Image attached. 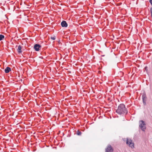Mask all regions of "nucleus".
<instances>
[{"mask_svg": "<svg viewBox=\"0 0 152 152\" xmlns=\"http://www.w3.org/2000/svg\"><path fill=\"white\" fill-rule=\"evenodd\" d=\"M116 112L119 114L122 115V114L127 113V111L125 107V105L121 104L119 105L118 109L116 110Z\"/></svg>", "mask_w": 152, "mask_h": 152, "instance_id": "f257e3e1", "label": "nucleus"}, {"mask_svg": "<svg viewBox=\"0 0 152 152\" xmlns=\"http://www.w3.org/2000/svg\"><path fill=\"white\" fill-rule=\"evenodd\" d=\"M139 126L142 131H145L146 129L145 124L144 121L142 120L140 121L139 122Z\"/></svg>", "mask_w": 152, "mask_h": 152, "instance_id": "f03ea898", "label": "nucleus"}, {"mask_svg": "<svg viewBox=\"0 0 152 152\" xmlns=\"http://www.w3.org/2000/svg\"><path fill=\"white\" fill-rule=\"evenodd\" d=\"M126 143L129 144V146L132 148L134 147V144L132 140L128 138L126 139Z\"/></svg>", "mask_w": 152, "mask_h": 152, "instance_id": "7ed1b4c3", "label": "nucleus"}, {"mask_svg": "<svg viewBox=\"0 0 152 152\" xmlns=\"http://www.w3.org/2000/svg\"><path fill=\"white\" fill-rule=\"evenodd\" d=\"M113 149L110 145H108L105 149V152H113Z\"/></svg>", "mask_w": 152, "mask_h": 152, "instance_id": "20e7f679", "label": "nucleus"}, {"mask_svg": "<svg viewBox=\"0 0 152 152\" xmlns=\"http://www.w3.org/2000/svg\"><path fill=\"white\" fill-rule=\"evenodd\" d=\"M41 47V46L39 44H36L34 46V48L36 51H38L39 50V48Z\"/></svg>", "mask_w": 152, "mask_h": 152, "instance_id": "39448f33", "label": "nucleus"}, {"mask_svg": "<svg viewBox=\"0 0 152 152\" xmlns=\"http://www.w3.org/2000/svg\"><path fill=\"white\" fill-rule=\"evenodd\" d=\"M143 103L144 105L146 104V97L145 94H143L142 96Z\"/></svg>", "mask_w": 152, "mask_h": 152, "instance_id": "423d86ee", "label": "nucleus"}, {"mask_svg": "<svg viewBox=\"0 0 152 152\" xmlns=\"http://www.w3.org/2000/svg\"><path fill=\"white\" fill-rule=\"evenodd\" d=\"M61 25L62 27H66L68 26V24L64 20L61 23Z\"/></svg>", "mask_w": 152, "mask_h": 152, "instance_id": "0eeeda50", "label": "nucleus"}, {"mask_svg": "<svg viewBox=\"0 0 152 152\" xmlns=\"http://www.w3.org/2000/svg\"><path fill=\"white\" fill-rule=\"evenodd\" d=\"M11 68L9 67H7L4 70L5 72L6 73H9L10 72V71H11Z\"/></svg>", "mask_w": 152, "mask_h": 152, "instance_id": "6e6552de", "label": "nucleus"}, {"mask_svg": "<svg viewBox=\"0 0 152 152\" xmlns=\"http://www.w3.org/2000/svg\"><path fill=\"white\" fill-rule=\"evenodd\" d=\"M21 46L20 45H19L18 49V53H20L22 52V51L21 50Z\"/></svg>", "mask_w": 152, "mask_h": 152, "instance_id": "1a4fd4ad", "label": "nucleus"}, {"mask_svg": "<svg viewBox=\"0 0 152 152\" xmlns=\"http://www.w3.org/2000/svg\"><path fill=\"white\" fill-rule=\"evenodd\" d=\"M4 38V35L0 34V41L3 40Z\"/></svg>", "mask_w": 152, "mask_h": 152, "instance_id": "9d476101", "label": "nucleus"}, {"mask_svg": "<svg viewBox=\"0 0 152 152\" xmlns=\"http://www.w3.org/2000/svg\"><path fill=\"white\" fill-rule=\"evenodd\" d=\"M82 133L81 132L77 130V134L78 135H80Z\"/></svg>", "mask_w": 152, "mask_h": 152, "instance_id": "9b49d317", "label": "nucleus"}, {"mask_svg": "<svg viewBox=\"0 0 152 152\" xmlns=\"http://www.w3.org/2000/svg\"><path fill=\"white\" fill-rule=\"evenodd\" d=\"M51 39H52L53 40H54L55 39V37H51Z\"/></svg>", "mask_w": 152, "mask_h": 152, "instance_id": "f8f14e48", "label": "nucleus"}, {"mask_svg": "<svg viewBox=\"0 0 152 152\" xmlns=\"http://www.w3.org/2000/svg\"><path fill=\"white\" fill-rule=\"evenodd\" d=\"M149 2L150 3H151V2H152V0H149Z\"/></svg>", "mask_w": 152, "mask_h": 152, "instance_id": "ddd939ff", "label": "nucleus"}, {"mask_svg": "<svg viewBox=\"0 0 152 152\" xmlns=\"http://www.w3.org/2000/svg\"><path fill=\"white\" fill-rule=\"evenodd\" d=\"M149 2L150 3H151V2H152V0H149Z\"/></svg>", "mask_w": 152, "mask_h": 152, "instance_id": "4468645a", "label": "nucleus"}, {"mask_svg": "<svg viewBox=\"0 0 152 152\" xmlns=\"http://www.w3.org/2000/svg\"><path fill=\"white\" fill-rule=\"evenodd\" d=\"M151 3V5L152 6V2L151 3Z\"/></svg>", "mask_w": 152, "mask_h": 152, "instance_id": "2eb2a0df", "label": "nucleus"}]
</instances>
